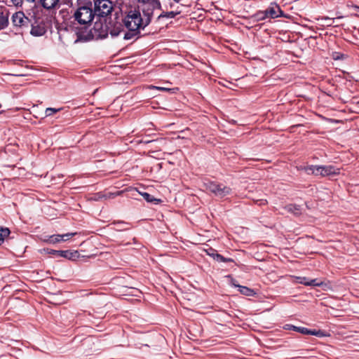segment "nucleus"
Wrapping results in <instances>:
<instances>
[{
    "mask_svg": "<svg viewBox=\"0 0 359 359\" xmlns=\"http://www.w3.org/2000/svg\"><path fill=\"white\" fill-rule=\"evenodd\" d=\"M123 20L125 27L130 31L129 33H124L123 39H130L137 34L140 29L149 25L151 16L149 13H144L142 17L139 11L131 10Z\"/></svg>",
    "mask_w": 359,
    "mask_h": 359,
    "instance_id": "1",
    "label": "nucleus"
},
{
    "mask_svg": "<svg viewBox=\"0 0 359 359\" xmlns=\"http://www.w3.org/2000/svg\"><path fill=\"white\" fill-rule=\"evenodd\" d=\"M95 12L89 6H81L74 13V18L80 25H88L93 20Z\"/></svg>",
    "mask_w": 359,
    "mask_h": 359,
    "instance_id": "2",
    "label": "nucleus"
},
{
    "mask_svg": "<svg viewBox=\"0 0 359 359\" xmlns=\"http://www.w3.org/2000/svg\"><path fill=\"white\" fill-rule=\"evenodd\" d=\"M123 23H124L123 18L116 16L109 22L108 33H109L111 36H118L121 34H123V36L124 33L126 32L124 31Z\"/></svg>",
    "mask_w": 359,
    "mask_h": 359,
    "instance_id": "3",
    "label": "nucleus"
},
{
    "mask_svg": "<svg viewBox=\"0 0 359 359\" xmlns=\"http://www.w3.org/2000/svg\"><path fill=\"white\" fill-rule=\"evenodd\" d=\"M95 13L98 16H106L111 13L113 4L109 0H95Z\"/></svg>",
    "mask_w": 359,
    "mask_h": 359,
    "instance_id": "4",
    "label": "nucleus"
},
{
    "mask_svg": "<svg viewBox=\"0 0 359 359\" xmlns=\"http://www.w3.org/2000/svg\"><path fill=\"white\" fill-rule=\"evenodd\" d=\"M207 189L219 198H222L226 195H229L231 191V189L226 186H224L222 184H217L215 183H210L208 184Z\"/></svg>",
    "mask_w": 359,
    "mask_h": 359,
    "instance_id": "5",
    "label": "nucleus"
},
{
    "mask_svg": "<svg viewBox=\"0 0 359 359\" xmlns=\"http://www.w3.org/2000/svg\"><path fill=\"white\" fill-rule=\"evenodd\" d=\"M108 25H104L101 20L96 21L91 30L92 34L97 38H104L108 34Z\"/></svg>",
    "mask_w": 359,
    "mask_h": 359,
    "instance_id": "6",
    "label": "nucleus"
},
{
    "mask_svg": "<svg viewBox=\"0 0 359 359\" xmlns=\"http://www.w3.org/2000/svg\"><path fill=\"white\" fill-rule=\"evenodd\" d=\"M50 254L57 255L60 257L67 258L69 260H76L79 258V253L77 250L70 251V250H51L48 252Z\"/></svg>",
    "mask_w": 359,
    "mask_h": 359,
    "instance_id": "7",
    "label": "nucleus"
},
{
    "mask_svg": "<svg viewBox=\"0 0 359 359\" xmlns=\"http://www.w3.org/2000/svg\"><path fill=\"white\" fill-rule=\"evenodd\" d=\"M339 168H337L332 165L322 166L318 165V175L323 177L332 176L339 174Z\"/></svg>",
    "mask_w": 359,
    "mask_h": 359,
    "instance_id": "8",
    "label": "nucleus"
},
{
    "mask_svg": "<svg viewBox=\"0 0 359 359\" xmlns=\"http://www.w3.org/2000/svg\"><path fill=\"white\" fill-rule=\"evenodd\" d=\"M295 283L304 284L305 285L320 286L323 283L318 282L317 279L308 280L306 277L294 276Z\"/></svg>",
    "mask_w": 359,
    "mask_h": 359,
    "instance_id": "9",
    "label": "nucleus"
},
{
    "mask_svg": "<svg viewBox=\"0 0 359 359\" xmlns=\"http://www.w3.org/2000/svg\"><path fill=\"white\" fill-rule=\"evenodd\" d=\"M123 191H118L116 193H109L107 194H104L102 193H97L94 194L92 197L89 198L90 201H100L103 199L113 198L116 196H119L121 194Z\"/></svg>",
    "mask_w": 359,
    "mask_h": 359,
    "instance_id": "10",
    "label": "nucleus"
},
{
    "mask_svg": "<svg viewBox=\"0 0 359 359\" xmlns=\"http://www.w3.org/2000/svg\"><path fill=\"white\" fill-rule=\"evenodd\" d=\"M268 18H276L282 15V11L280 7L276 4L271 5L268 9L266 10Z\"/></svg>",
    "mask_w": 359,
    "mask_h": 359,
    "instance_id": "11",
    "label": "nucleus"
},
{
    "mask_svg": "<svg viewBox=\"0 0 359 359\" xmlns=\"http://www.w3.org/2000/svg\"><path fill=\"white\" fill-rule=\"evenodd\" d=\"M342 18V17H339L336 18H318L317 20L318 21V24L322 26H337L338 20Z\"/></svg>",
    "mask_w": 359,
    "mask_h": 359,
    "instance_id": "12",
    "label": "nucleus"
},
{
    "mask_svg": "<svg viewBox=\"0 0 359 359\" xmlns=\"http://www.w3.org/2000/svg\"><path fill=\"white\" fill-rule=\"evenodd\" d=\"M12 20L15 26L22 25L25 22L24 13L22 12L15 13L12 17Z\"/></svg>",
    "mask_w": 359,
    "mask_h": 359,
    "instance_id": "13",
    "label": "nucleus"
},
{
    "mask_svg": "<svg viewBox=\"0 0 359 359\" xmlns=\"http://www.w3.org/2000/svg\"><path fill=\"white\" fill-rule=\"evenodd\" d=\"M8 13L0 8V29L5 28L8 25Z\"/></svg>",
    "mask_w": 359,
    "mask_h": 359,
    "instance_id": "14",
    "label": "nucleus"
},
{
    "mask_svg": "<svg viewBox=\"0 0 359 359\" xmlns=\"http://www.w3.org/2000/svg\"><path fill=\"white\" fill-rule=\"evenodd\" d=\"M299 170H304L307 174L318 176V165L300 166L298 168Z\"/></svg>",
    "mask_w": 359,
    "mask_h": 359,
    "instance_id": "15",
    "label": "nucleus"
},
{
    "mask_svg": "<svg viewBox=\"0 0 359 359\" xmlns=\"http://www.w3.org/2000/svg\"><path fill=\"white\" fill-rule=\"evenodd\" d=\"M46 33V29L41 25L32 26L31 34L35 36H41Z\"/></svg>",
    "mask_w": 359,
    "mask_h": 359,
    "instance_id": "16",
    "label": "nucleus"
},
{
    "mask_svg": "<svg viewBox=\"0 0 359 359\" xmlns=\"http://www.w3.org/2000/svg\"><path fill=\"white\" fill-rule=\"evenodd\" d=\"M139 194L140 195H142L143 196V198L149 203H155V204H157V203H159L160 202H161V199H158V198H154V196H152L151 195H150L148 193H146V192H140L139 191Z\"/></svg>",
    "mask_w": 359,
    "mask_h": 359,
    "instance_id": "17",
    "label": "nucleus"
},
{
    "mask_svg": "<svg viewBox=\"0 0 359 359\" xmlns=\"http://www.w3.org/2000/svg\"><path fill=\"white\" fill-rule=\"evenodd\" d=\"M40 1L43 7L50 9L57 4L59 0H40Z\"/></svg>",
    "mask_w": 359,
    "mask_h": 359,
    "instance_id": "18",
    "label": "nucleus"
},
{
    "mask_svg": "<svg viewBox=\"0 0 359 359\" xmlns=\"http://www.w3.org/2000/svg\"><path fill=\"white\" fill-rule=\"evenodd\" d=\"M238 290L241 292V294H242L243 295L250 297V296H253L255 294V292H254V290L248 287L238 285Z\"/></svg>",
    "mask_w": 359,
    "mask_h": 359,
    "instance_id": "19",
    "label": "nucleus"
},
{
    "mask_svg": "<svg viewBox=\"0 0 359 359\" xmlns=\"http://www.w3.org/2000/svg\"><path fill=\"white\" fill-rule=\"evenodd\" d=\"M285 209L291 213H293L294 215H300L301 214V210L300 207L297 205L290 204L285 207Z\"/></svg>",
    "mask_w": 359,
    "mask_h": 359,
    "instance_id": "20",
    "label": "nucleus"
},
{
    "mask_svg": "<svg viewBox=\"0 0 359 359\" xmlns=\"http://www.w3.org/2000/svg\"><path fill=\"white\" fill-rule=\"evenodd\" d=\"M124 290H125V291L123 292H124L125 295H132V296H135V297H140V295L141 294V292L136 288L126 287V288H124Z\"/></svg>",
    "mask_w": 359,
    "mask_h": 359,
    "instance_id": "21",
    "label": "nucleus"
},
{
    "mask_svg": "<svg viewBox=\"0 0 359 359\" xmlns=\"http://www.w3.org/2000/svg\"><path fill=\"white\" fill-rule=\"evenodd\" d=\"M181 13L180 11L176 10V11H167L163 12L161 14L159 15V18H172L175 17L177 15L180 14Z\"/></svg>",
    "mask_w": 359,
    "mask_h": 359,
    "instance_id": "22",
    "label": "nucleus"
},
{
    "mask_svg": "<svg viewBox=\"0 0 359 359\" xmlns=\"http://www.w3.org/2000/svg\"><path fill=\"white\" fill-rule=\"evenodd\" d=\"M10 234V230L8 228L0 229V245L4 242V239Z\"/></svg>",
    "mask_w": 359,
    "mask_h": 359,
    "instance_id": "23",
    "label": "nucleus"
},
{
    "mask_svg": "<svg viewBox=\"0 0 359 359\" xmlns=\"http://www.w3.org/2000/svg\"><path fill=\"white\" fill-rule=\"evenodd\" d=\"M144 4H149L152 8H156L160 6V3L158 0H138Z\"/></svg>",
    "mask_w": 359,
    "mask_h": 359,
    "instance_id": "24",
    "label": "nucleus"
},
{
    "mask_svg": "<svg viewBox=\"0 0 359 359\" xmlns=\"http://www.w3.org/2000/svg\"><path fill=\"white\" fill-rule=\"evenodd\" d=\"M150 89H156L161 91H166V92H172L175 93L176 90H177V88H170L167 87H160V86H150L149 87Z\"/></svg>",
    "mask_w": 359,
    "mask_h": 359,
    "instance_id": "25",
    "label": "nucleus"
},
{
    "mask_svg": "<svg viewBox=\"0 0 359 359\" xmlns=\"http://www.w3.org/2000/svg\"><path fill=\"white\" fill-rule=\"evenodd\" d=\"M309 334L315 335L320 337L327 336V334L320 330H309Z\"/></svg>",
    "mask_w": 359,
    "mask_h": 359,
    "instance_id": "26",
    "label": "nucleus"
},
{
    "mask_svg": "<svg viewBox=\"0 0 359 359\" xmlns=\"http://www.w3.org/2000/svg\"><path fill=\"white\" fill-rule=\"evenodd\" d=\"M254 18L256 19V20L259 21V20H263L267 18L268 17H267L266 11H261V12L256 13L255 15Z\"/></svg>",
    "mask_w": 359,
    "mask_h": 359,
    "instance_id": "27",
    "label": "nucleus"
},
{
    "mask_svg": "<svg viewBox=\"0 0 359 359\" xmlns=\"http://www.w3.org/2000/svg\"><path fill=\"white\" fill-rule=\"evenodd\" d=\"M62 241V238L61 235L52 236L49 238V242L53 244L57 243Z\"/></svg>",
    "mask_w": 359,
    "mask_h": 359,
    "instance_id": "28",
    "label": "nucleus"
},
{
    "mask_svg": "<svg viewBox=\"0 0 359 359\" xmlns=\"http://www.w3.org/2000/svg\"><path fill=\"white\" fill-rule=\"evenodd\" d=\"M214 259L217 262H233L232 259L225 258L219 254L214 255Z\"/></svg>",
    "mask_w": 359,
    "mask_h": 359,
    "instance_id": "29",
    "label": "nucleus"
},
{
    "mask_svg": "<svg viewBox=\"0 0 359 359\" xmlns=\"http://www.w3.org/2000/svg\"><path fill=\"white\" fill-rule=\"evenodd\" d=\"M291 327L295 330L297 331L302 334H309V330L306 327H295V326H291Z\"/></svg>",
    "mask_w": 359,
    "mask_h": 359,
    "instance_id": "30",
    "label": "nucleus"
},
{
    "mask_svg": "<svg viewBox=\"0 0 359 359\" xmlns=\"http://www.w3.org/2000/svg\"><path fill=\"white\" fill-rule=\"evenodd\" d=\"M60 110V109H55V108H51V107L47 108L45 111L46 116H52L53 114L59 111Z\"/></svg>",
    "mask_w": 359,
    "mask_h": 359,
    "instance_id": "31",
    "label": "nucleus"
},
{
    "mask_svg": "<svg viewBox=\"0 0 359 359\" xmlns=\"http://www.w3.org/2000/svg\"><path fill=\"white\" fill-rule=\"evenodd\" d=\"M77 233L76 232H74V233H65V234H63V235H61L62 236V241H68L69 239H70L72 236L76 235Z\"/></svg>",
    "mask_w": 359,
    "mask_h": 359,
    "instance_id": "32",
    "label": "nucleus"
},
{
    "mask_svg": "<svg viewBox=\"0 0 359 359\" xmlns=\"http://www.w3.org/2000/svg\"><path fill=\"white\" fill-rule=\"evenodd\" d=\"M332 57L334 60H338L343 59L344 57V55L340 53L333 52L332 54Z\"/></svg>",
    "mask_w": 359,
    "mask_h": 359,
    "instance_id": "33",
    "label": "nucleus"
},
{
    "mask_svg": "<svg viewBox=\"0 0 359 359\" xmlns=\"http://www.w3.org/2000/svg\"><path fill=\"white\" fill-rule=\"evenodd\" d=\"M226 278L230 280V283H231V284L232 285H233L234 287H238V285L236 284V280L231 275L226 276Z\"/></svg>",
    "mask_w": 359,
    "mask_h": 359,
    "instance_id": "34",
    "label": "nucleus"
},
{
    "mask_svg": "<svg viewBox=\"0 0 359 359\" xmlns=\"http://www.w3.org/2000/svg\"><path fill=\"white\" fill-rule=\"evenodd\" d=\"M204 251L206 252V254H207L208 255H209V256L212 257L213 259H214V255H218L217 253H215V250H212V249H210V250H205Z\"/></svg>",
    "mask_w": 359,
    "mask_h": 359,
    "instance_id": "35",
    "label": "nucleus"
},
{
    "mask_svg": "<svg viewBox=\"0 0 359 359\" xmlns=\"http://www.w3.org/2000/svg\"><path fill=\"white\" fill-rule=\"evenodd\" d=\"M12 3L15 5V6H20L22 3V0H11Z\"/></svg>",
    "mask_w": 359,
    "mask_h": 359,
    "instance_id": "36",
    "label": "nucleus"
},
{
    "mask_svg": "<svg viewBox=\"0 0 359 359\" xmlns=\"http://www.w3.org/2000/svg\"><path fill=\"white\" fill-rule=\"evenodd\" d=\"M170 8H172V4H171V3L170 4Z\"/></svg>",
    "mask_w": 359,
    "mask_h": 359,
    "instance_id": "37",
    "label": "nucleus"
},
{
    "mask_svg": "<svg viewBox=\"0 0 359 359\" xmlns=\"http://www.w3.org/2000/svg\"><path fill=\"white\" fill-rule=\"evenodd\" d=\"M174 1H176V2H177V1H179L180 0H174Z\"/></svg>",
    "mask_w": 359,
    "mask_h": 359,
    "instance_id": "38",
    "label": "nucleus"
}]
</instances>
